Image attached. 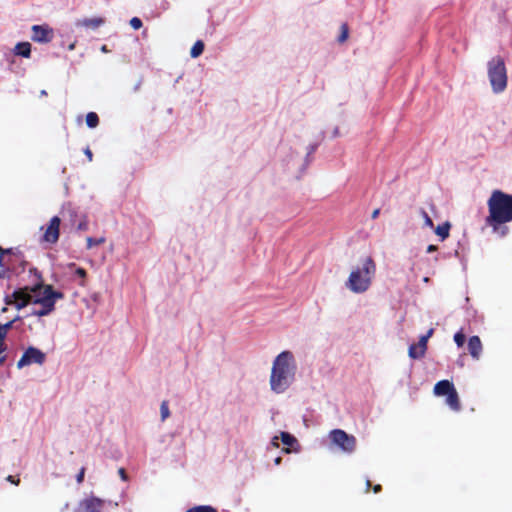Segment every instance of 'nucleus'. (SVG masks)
<instances>
[{"mask_svg": "<svg viewBox=\"0 0 512 512\" xmlns=\"http://www.w3.org/2000/svg\"><path fill=\"white\" fill-rule=\"evenodd\" d=\"M488 216L485 224L492 229V233L505 237L509 233L506 225L512 221V195L501 190H494L487 201Z\"/></svg>", "mask_w": 512, "mask_h": 512, "instance_id": "f257e3e1", "label": "nucleus"}, {"mask_svg": "<svg viewBox=\"0 0 512 512\" xmlns=\"http://www.w3.org/2000/svg\"><path fill=\"white\" fill-rule=\"evenodd\" d=\"M296 364L290 351H282L273 361L270 387L277 394L284 393L294 382Z\"/></svg>", "mask_w": 512, "mask_h": 512, "instance_id": "f03ea898", "label": "nucleus"}, {"mask_svg": "<svg viewBox=\"0 0 512 512\" xmlns=\"http://www.w3.org/2000/svg\"><path fill=\"white\" fill-rule=\"evenodd\" d=\"M376 274V263L372 257L368 256L362 261V265L354 268L345 286L353 293L361 294L366 292L372 285V281Z\"/></svg>", "mask_w": 512, "mask_h": 512, "instance_id": "7ed1b4c3", "label": "nucleus"}, {"mask_svg": "<svg viewBox=\"0 0 512 512\" xmlns=\"http://www.w3.org/2000/svg\"><path fill=\"white\" fill-rule=\"evenodd\" d=\"M488 77L494 93H501L507 87L508 77L504 59L493 57L487 64Z\"/></svg>", "mask_w": 512, "mask_h": 512, "instance_id": "20e7f679", "label": "nucleus"}, {"mask_svg": "<svg viewBox=\"0 0 512 512\" xmlns=\"http://www.w3.org/2000/svg\"><path fill=\"white\" fill-rule=\"evenodd\" d=\"M331 442L344 453L351 454L356 450L357 440L354 435L348 434L342 429H334L329 433Z\"/></svg>", "mask_w": 512, "mask_h": 512, "instance_id": "39448f33", "label": "nucleus"}, {"mask_svg": "<svg viewBox=\"0 0 512 512\" xmlns=\"http://www.w3.org/2000/svg\"><path fill=\"white\" fill-rule=\"evenodd\" d=\"M46 360V355L40 349L35 347H28L19 361L17 362V367L19 369L29 366L31 364H39L42 365Z\"/></svg>", "mask_w": 512, "mask_h": 512, "instance_id": "423d86ee", "label": "nucleus"}, {"mask_svg": "<svg viewBox=\"0 0 512 512\" xmlns=\"http://www.w3.org/2000/svg\"><path fill=\"white\" fill-rule=\"evenodd\" d=\"M30 291L27 287L15 290L10 296L6 297V303L14 305L16 309L20 310L31 302L32 296Z\"/></svg>", "mask_w": 512, "mask_h": 512, "instance_id": "0eeeda50", "label": "nucleus"}, {"mask_svg": "<svg viewBox=\"0 0 512 512\" xmlns=\"http://www.w3.org/2000/svg\"><path fill=\"white\" fill-rule=\"evenodd\" d=\"M31 31V39L37 43L46 44L54 38V31L48 24L33 25Z\"/></svg>", "mask_w": 512, "mask_h": 512, "instance_id": "6e6552de", "label": "nucleus"}, {"mask_svg": "<svg viewBox=\"0 0 512 512\" xmlns=\"http://www.w3.org/2000/svg\"><path fill=\"white\" fill-rule=\"evenodd\" d=\"M31 292L37 293V299L34 303L43 302L45 298L55 303L57 299L64 297L62 292L54 291L51 285H36L31 289Z\"/></svg>", "mask_w": 512, "mask_h": 512, "instance_id": "1a4fd4ad", "label": "nucleus"}, {"mask_svg": "<svg viewBox=\"0 0 512 512\" xmlns=\"http://www.w3.org/2000/svg\"><path fill=\"white\" fill-rule=\"evenodd\" d=\"M61 219L54 216L50 219L43 233V241L55 244L59 239Z\"/></svg>", "mask_w": 512, "mask_h": 512, "instance_id": "9d476101", "label": "nucleus"}, {"mask_svg": "<svg viewBox=\"0 0 512 512\" xmlns=\"http://www.w3.org/2000/svg\"><path fill=\"white\" fill-rule=\"evenodd\" d=\"M104 503V500L95 496H90L79 502L78 508L75 512H102Z\"/></svg>", "mask_w": 512, "mask_h": 512, "instance_id": "9b49d317", "label": "nucleus"}, {"mask_svg": "<svg viewBox=\"0 0 512 512\" xmlns=\"http://www.w3.org/2000/svg\"><path fill=\"white\" fill-rule=\"evenodd\" d=\"M427 350V342L425 337H420L418 343L411 344L408 349V355L412 359L422 358Z\"/></svg>", "mask_w": 512, "mask_h": 512, "instance_id": "f8f14e48", "label": "nucleus"}, {"mask_svg": "<svg viewBox=\"0 0 512 512\" xmlns=\"http://www.w3.org/2000/svg\"><path fill=\"white\" fill-rule=\"evenodd\" d=\"M468 351L470 355L478 360L482 352V342L478 336H472L468 341Z\"/></svg>", "mask_w": 512, "mask_h": 512, "instance_id": "ddd939ff", "label": "nucleus"}, {"mask_svg": "<svg viewBox=\"0 0 512 512\" xmlns=\"http://www.w3.org/2000/svg\"><path fill=\"white\" fill-rule=\"evenodd\" d=\"M104 22H105V19L102 17L84 18V19L78 20L76 22V26L96 30L101 25H103Z\"/></svg>", "mask_w": 512, "mask_h": 512, "instance_id": "4468645a", "label": "nucleus"}, {"mask_svg": "<svg viewBox=\"0 0 512 512\" xmlns=\"http://www.w3.org/2000/svg\"><path fill=\"white\" fill-rule=\"evenodd\" d=\"M455 389L449 380H441L434 386L433 392L436 396H446Z\"/></svg>", "mask_w": 512, "mask_h": 512, "instance_id": "2eb2a0df", "label": "nucleus"}, {"mask_svg": "<svg viewBox=\"0 0 512 512\" xmlns=\"http://www.w3.org/2000/svg\"><path fill=\"white\" fill-rule=\"evenodd\" d=\"M37 304H40L41 308L33 310L32 315L38 317L46 316L55 309L54 302L50 301L48 298H45L43 302H38Z\"/></svg>", "mask_w": 512, "mask_h": 512, "instance_id": "dca6fc26", "label": "nucleus"}, {"mask_svg": "<svg viewBox=\"0 0 512 512\" xmlns=\"http://www.w3.org/2000/svg\"><path fill=\"white\" fill-rule=\"evenodd\" d=\"M14 54L29 58L31 56V44L29 42H19L14 47Z\"/></svg>", "mask_w": 512, "mask_h": 512, "instance_id": "f3484780", "label": "nucleus"}, {"mask_svg": "<svg viewBox=\"0 0 512 512\" xmlns=\"http://www.w3.org/2000/svg\"><path fill=\"white\" fill-rule=\"evenodd\" d=\"M446 404L453 410V411H459L461 409V403L459 400L458 393L456 389H454L452 392H450L448 395H446Z\"/></svg>", "mask_w": 512, "mask_h": 512, "instance_id": "a211bd4d", "label": "nucleus"}, {"mask_svg": "<svg viewBox=\"0 0 512 512\" xmlns=\"http://www.w3.org/2000/svg\"><path fill=\"white\" fill-rule=\"evenodd\" d=\"M450 228H451V224L448 221H446L445 223L438 225L435 228V233L437 236H439L441 241H444L445 239H447L449 237Z\"/></svg>", "mask_w": 512, "mask_h": 512, "instance_id": "6ab92c4d", "label": "nucleus"}, {"mask_svg": "<svg viewBox=\"0 0 512 512\" xmlns=\"http://www.w3.org/2000/svg\"><path fill=\"white\" fill-rule=\"evenodd\" d=\"M204 51V43L201 40H198L194 43L190 50V55L192 58L199 57Z\"/></svg>", "mask_w": 512, "mask_h": 512, "instance_id": "aec40b11", "label": "nucleus"}, {"mask_svg": "<svg viewBox=\"0 0 512 512\" xmlns=\"http://www.w3.org/2000/svg\"><path fill=\"white\" fill-rule=\"evenodd\" d=\"M86 124L89 128H95L99 124V117L95 112H89L86 115Z\"/></svg>", "mask_w": 512, "mask_h": 512, "instance_id": "412c9836", "label": "nucleus"}, {"mask_svg": "<svg viewBox=\"0 0 512 512\" xmlns=\"http://www.w3.org/2000/svg\"><path fill=\"white\" fill-rule=\"evenodd\" d=\"M86 242H87V249H91L94 246H99V245L104 244L106 242V238L104 236L99 237V238L87 237Z\"/></svg>", "mask_w": 512, "mask_h": 512, "instance_id": "4be33fe9", "label": "nucleus"}, {"mask_svg": "<svg viewBox=\"0 0 512 512\" xmlns=\"http://www.w3.org/2000/svg\"><path fill=\"white\" fill-rule=\"evenodd\" d=\"M15 320H16V319L11 320V321H9V322H7V323L3 324V325H2V324H0V339H1L2 341H5V338H6V336H7V333H8V331L12 328L13 323L15 322Z\"/></svg>", "mask_w": 512, "mask_h": 512, "instance_id": "5701e85b", "label": "nucleus"}, {"mask_svg": "<svg viewBox=\"0 0 512 512\" xmlns=\"http://www.w3.org/2000/svg\"><path fill=\"white\" fill-rule=\"evenodd\" d=\"M160 413H161V419L162 421L166 420L169 415H170V411H169V407H168V401L164 400L162 403H161V406H160Z\"/></svg>", "mask_w": 512, "mask_h": 512, "instance_id": "b1692460", "label": "nucleus"}, {"mask_svg": "<svg viewBox=\"0 0 512 512\" xmlns=\"http://www.w3.org/2000/svg\"><path fill=\"white\" fill-rule=\"evenodd\" d=\"M281 440L285 445H288V446H291L296 442L295 437L287 432L281 433Z\"/></svg>", "mask_w": 512, "mask_h": 512, "instance_id": "393cba45", "label": "nucleus"}, {"mask_svg": "<svg viewBox=\"0 0 512 512\" xmlns=\"http://www.w3.org/2000/svg\"><path fill=\"white\" fill-rule=\"evenodd\" d=\"M11 249H4L0 246V267L9 268L8 264L5 262V254H10Z\"/></svg>", "mask_w": 512, "mask_h": 512, "instance_id": "a878e982", "label": "nucleus"}, {"mask_svg": "<svg viewBox=\"0 0 512 512\" xmlns=\"http://www.w3.org/2000/svg\"><path fill=\"white\" fill-rule=\"evenodd\" d=\"M348 33H349L348 25L346 23L342 24L341 34L338 38V41L340 43H343L344 41H346V39L348 38Z\"/></svg>", "mask_w": 512, "mask_h": 512, "instance_id": "bb28decb", "label": "nucleus"}, {"mask_svg": "<svg viewBox=\"0 0 512 512\" xmlns=\"http://www.w3.org/2000/svg\"><path fill=\"white\" fill-rule=\"evenodd\" d=\"M465 340H466V337L462 331H459L454 335V341L458 347L463 346L465 343Z\"/></svg>", "mask_w": 512, "mask_h": 512, "instance_id": "cd10ccee", "label": "nucleus"}, {"mask_svg": "<svg viewBox=\"0 0 512 512\" xmlns=\"http://www.w3.org/2000/svg\"><path fill=\"white\" fill-rule=\"evenodd\" d=\"M420 214H421V216L424 219V224L426 226L432 228L434 226V223H433L431 217L428 215V213L424 209H421Z\"/></svg>", "mask_w": 512, "mask_h": 512, "instance_id": "c85d7f7f", "label": "nucleus"}, {"mask_svg": "<svg viewBox=\"0 0 512 512\" xmlns=\"http://www.w3.org/2000/svg\"><path fill=\"white\" fill-rule=\"evenodd\" d=\"M130 25L131 27L134 29V30H139L143 23H142V20L138 17H133L131 20H130Z\"/></svg>", "mask_w": 512, "mask_h": 512, "instance_id": "c756f323", "label": "nucleus"}, {"mask_svg": "<svg viewBox=\"0 0 512 512\" xmlns=\"http://www.w3.org/2000/svg\"><path fill=\"white\" fill-rule=\"evenodd\" d=\"M78 231H87L88 230V221L86 216H83L81 221L77 225Z\"/></svg>", "mask_w": 512, "mask_h": 512, "instance_id": "7c9ffc66", "label": "nucleus"}, {"mask_svg": "<svg viewBox=\"0 0 512 512\" xmlns=\"http://www.w3.org/2000/svg\"><path fill=\"white\" fill-rule=\"evenodd\" d=\"M85 467H82L79 471V473L77 474L76 476V481L78 484L82 483L83 480H84V475H85Z\"/></svg>", "mask_w": 512, "mask_h": 512, "instance_id": "2f4dec72", "label": "nucleus"}, {"mask_svg": "<svg viewBox=\"0 0 512 512\" xmlns=\"http://www.w3.org/2000/svg\"><path fill=\"white\" fill-rule=\"evenodd\" d=\"M75 274L78 277L83 278V279L87 276L86 270L84 268H81V267L76 269Z\"/></svg>", "mask_w": 512, "mask_h": 512, "instance_id": "473e14b6", "label": "nucleus"}, {"mask_svg": "<svg viewBox=\"0 0 512 512\" xmlns=\"http://www.w3.org/2000/svg\"><path fill=\"white\" fill-rule=\"evenodd\" d=\"M6 480L14 485H19L20 483V479L12 475L7 476Z\"/></svg>", "mask_w": 512, "mask_h": 512, "instance_id": "72a5a7b5", "label": "nucleus"}, {"mask_svg": "<svg viewBox=\"0 0 512 512\" xmlns=\"http://www.w3.org/2000/svg\"><path fill=\"white\" fill-rule=\"evenodd\" d=\"M118 474H119V476L121 477V479L123 481H127L128 480V476H127L126 470L124 468H122V467L119 468L118 469Z\"/></svg>", "mask_w": 512, "mask_h": 512, "instance_id": "f704fd0d", "label": "nucleus"}, {"mask_svg": "<svg viewBox=\"0 0 512 512\" xmlns=\"http://www.w3.org/2000/svg\"><path fill=\"white\" fill-rule=\"evenodd\" d=\"M84 153H85V155L87 156L88 161H90V162H91V161H92V159H93V153H92V151H91L89 148H86V149L84 150Z\"/></svg>", "mask_w": 512, "mask_h": 512, "instance_id": "c9c22d12", "label": "nucleus"}, {"mask_svg": "<svg viewBox=\"0 0 512 512\" xmlns=\"http://www.w3.org/2000/svg\"><path fill=\"white\" fill-rule=\"evenodd\" d=\"M434 329L431 328L427 331L425 335H422L421 337H425L426 342H428V339L433 335Z\"/></svg>", "mask_w": 512, "mask_h": 512, "instance_id": "e433bc0d", "label": "nucleus"}, {"mask_svg": "<svg viewBox=\"0 0 512 512\" xmlns=\"http://www.w3.org/2000/svg\"><path fill=\"white\" fill-rule=\"evenodd\" d=\"M6 349H7V345H6L5 341H2L0 339V355L3 354L6 351Z\"/></svg>", "mask_w": 512, "mask_h": 512, "instance_id": "4c0bfd02", "label": "nucleus"}, {"mask_svg": "<svg viewBox=\"0 0 512 512\" xmlns=\"http://www.w3.org/2000/svg\"><path fill=\"white\" fill-rule=\"evenodd\" d=\"M437 249H438V248H437V246H436V245L431 244V245H429V246L427 247V252H428V253H432V252L437 251Z\"/></svg>", "mask_w": 512, "mask_h": 512, "instance_id": "58836bf2", "label": "nucleus"}, {"mask_svg": "<svg viewBox=\"0 0 512 512\" xmlns=\"http://www.w3.org/2000/svg\"><path fill=\"white\" fill-rule=\"evenodd\" d=\"M380 214V209L379 208H376L373 212H372V219H376Z\"/></svg>", "mask_w": 512, "mask_h": 512, "instance_id": "ea45409f", "label": "nucleus"}, {"mask_svg": "<svg viewBox=\"0 0 512 512\" xmlns=\"http://www.w3.org/2000/svg\"><path fill=\"white\" fill-rule=\"evenodd\" d=\"M382 490V486L380 484H376L373 486V492L379 493Z\"/></svg>", "mask_w": 512, "mask_h": 512, "instance_id": "a19ab883", "label": "nucleus"}, {"mask_svg": "<svg viewBox=\"0 0 512 512\" xmlns=\"http://www.w3.org/2000/svg\"><path fill=\"white\" fill-rule=\"evenodd\" d=\"M6 361V355H0V365H2Z\"/></svg>", "mask_w": 512, "mask_h": 512, "instance_id": "79ce46f5", "label": "nucleus"}, {"mask_svg": "<svg viewBox=\"0 0 512 512\" xmlns=\"http://www.w3.org/2000/svg\"><path fill=\"white\" fill-rule=\"evenodd\" d=\"M274 462H275L276 465H279L280 462H281V458L277 457Z\"/></svg>", "mask_w": 512, "mask_h": 512, "instance_id": "37998d69", "label": "nucleus"}, {"mask_svg": "<svg viewBox=\"0 0 512 512\" xmlns=\"http://www.w3.org/2000/svg\"><path fill=\"white\" fill-rule=\"evenodd\" d=\"M74 48H75V44H74V43H72V44H71V45H69V47H68V49H69V50H73Z\"/></svg>", "mask_w": 512, "mask_h": 512, "instance_id": "c03bdc74", "label": "nucleus"}, {"mask_svg": "<svg viewBox=\"0 0 512 512\" xmlns=\"http://www.w3.org/2000/svg\"><path fill=\"white\" fill-rule=\"evenodd\" d=\"M366 486H367V490L371 487V482L369 480H367Z\"/></svg>", "mask_w": 512, "mask_h": 512, "instance_id": "a18cd8bd", "label": "nucleus"}, {"mask_svg": "<svg viewBox=\"0 0 512 512\" xmlns=\"http://www.w3.org/2000/svg\"><path fill=\"white\" fill-rule=\"evenodd\" d=\"M101 50H102L103 52H107V47H106V45H103V46H102V48H101Z\"/></svg>", "mask_w": 512, "mask_h": 512, "instance_id": "49530a36", "label": "nucleus"}]
</instances>
